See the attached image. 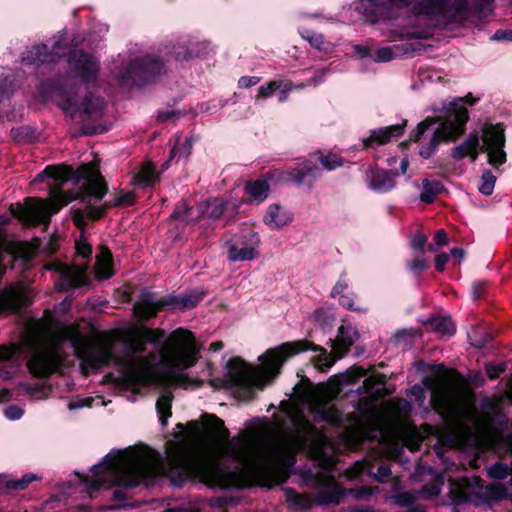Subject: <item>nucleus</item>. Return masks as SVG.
Returning a JSON list of instances; mask_svg holds the SVG:
<instances>
[{"mask_svg":"<svg viewBox=\"0 0 512 512\" xmlns=\"http://www.w3.org/2000/svg\"><path fill=\"white\" fill-rule=\"evenodd\" d=\"M126 450H113L92 468V476H85L82 482L91 492L102 487H119L112 493V499L122 502L126 492L140 485L152 486L164 476L175 488H182L187 482L198 481L209 488L229 489L233 474L219 459L200 451H175L167 457V467L162 462L144 461L125 467Z\"/></svg>","mask_w":512,"mask_h":512,"instance_id":"f257e3e1","label":"nucleus"},{"mask_svg":"<svg viewBox=\"0 0 512 512\" xmlns=\"http://www.w3.org/2000/svg\"><path fill=\"white\" fill-rule=\"evenodd\" d=\"M360 337L361 334L353 323L342 320L335 338L330 339V355L308 341H293L267 349L258 356L256 363H250L240 356L231 357L223 366L224 384H268L275 382L280 376L284 364L291 357L306 350L323 351L325 358L321 365L330 367L335 359L347 355Z\"/></svg>","mask_w":512,"mask_h":512,"instance_id":"f03ea898","label":"nucleus"},{"mask_svg":"<svg viewBox=\"0 0 512 512\" xmlns=\"http://www.w3.org/2000/svg\"><path fill=\"white\" fill-rule=\"evenodd\" d=\"M173 336L176 342L170 346H162L158 353H150L147 357H136L146 351V342L137 331L128 345L133 355L126 365L128 380L142 382V384H150L149 382L187 384L186 370L197 362L193 334L189 331L177 330Z\"/></svg>","mask_w":512,"mask_h":512,"instance_id":"7ed1b4c3","label":"nucleus"},{"mask_svg":"<svg viewBox=\"0 0 512 512\" xmlns=\"http://www.w3.org/2000/svg\"><path fill=\"white\" fill-rule=\"evenodd\" d=\"M344 386H293L289 399H283L279 404L282 417L275 414V420L281 429L290 426L301 435L312 432L315 428L305 417L303 409L308 406L316 422H325L340 427L343 424L342 413L334 406L316 398L315 388H327L333 392H342ZM288 395V393H286Z\"/></svg>","mask_w":512,"mask_h":512,"instance_id":"20e7f679","label":"nucleus"},{"mask_svg":"<svg viewBox=\"0 0 512 512\" xmlns=\"http://www.w3.org/2000/svg\"><path fill=\"white\" fill-rule=\"evenodd\" d=\"M107 190V185L96 167L84 165L79 169L77 191L69 192L63 201V204H68L72 200L80 199L85 204L84 208L73 211V221L79 228H84L86 225L85 218L97 220L102 217L107 207L128 206L134 202L133 193L120 191L103 206H95L92 200H101Z\"/></svg>","mask_w":512,"mask_h":512,"instance_id":"39448f33","label":"nucleus"},{"mask_svg":"<svg viewBox=\"0 0 512 512\" xmlns=\"http://www.w3.org/2000/svg\"><path fill=\"white\" fill-rule=\"evenodd\" d=\"M371 5V13L377 18L390 19L393 9L409 6L414 0H366ZM477 3L468 0H416L412 12L424 16L434 24L461 23L467 19Z\"/></svg>","mask_w":512,"mask_h":512,"instance_id":"423d86ee","label":"nucleus"},{"mask_svg":"<svg viewBox=\"0 0 512 512\" xmlns=\"http://www.w3.org/2000/svg\"><path fill=\"white\" fill-rule=\"evenodd\" d=\"M79 175V171L77 172ZM49 177L59 182L56 187L50 188V196L52 199L51 204L37 198H27L24 205H18L12 213L20 220L28 224H38L40 222L46 225L49 222L51 214L57 213L59 209L64 206L63 201L69 192H76L77 190L62 191V184L66 181L75 178L73 171L66 166H48L41 173H39L32 183H39Z\"/></svg>","mask_w":512,"mask_h":512,"instance_id":"0eeeda50","label":"nucleus"},{"mask_svg":"<svg viewBox=\"0 0 512 512\" xmlns=\"http://www.w3.org/2000/svg\"><path fill=\"white\" fill-rule=\"evenodd\" d=\"M467 120L466 108L453 103L437 127L438 119L427 117L411 133L410 140L419 144L420 156L429 158L441 142L454 141L463 134Z\"/></svg>","mask_w":512,"mask_h":512,"instance_id":"6e6552de","label":"nucleus"},{"mask_svg":"<svg viewBox=\"0 0 512 512\" xmlns=\"http://www.w3.org/2000/svg\"><path fill=\"white\" fill-rule=\"evenodd\" d=\"M483 146L480 147L479 137L476 134L470 135L462 144L451 150V156L455 160H461L470 156L474 162L478 157V149L487 152L490 165L497 167L506 161L504 151L505 134L504 128L500 125H488L483 129Z\"/></svg>","mask_w":512,"mask_h":512,"instance_id":"1a4fd4ad","label":"nucleus"},{"mask_svg":"<svg viewBox=\"0 0 512 512\" xmlns=\"http://www.w3.org/2000/svg\"><path fill=\"white\" fill-rule=\"evenodd\" d=\"M412 369L422 384H481L485 381L481 371L472 370L464 377L443 363L417 360L412 364Z\"/></svg>","mask_w":512,"mask_h":512,"instance_id":"9d476101","label":"nucleus"},{"mask_svg":"<svg viewBox=\"0 0 512 512\" xmlns=\"http://www.w3.org/2000/svg\"><path fill=\"white\" fill-rule=\"evenodd\" d=\"M68 340L86 373L88 369L104 366L112 359L111 346L107 342L96 341L79 333H72Z\"/></svg>","mask_w":512,"mask_h":512,"instance_id":"9b49d317","label":"nucleus"},{"mask_svg":"<svg viewBox=\"0 0 512 512\" xmlns=\"http://www.w3.org/2000/svg\"><path fill=\"white\" fill-rule=\"evenodd\" d=\"M27 342L33 350L27 362L30 372L41 377L55 372L63 358L59 344L54 341L39 342L35 339H29Z\"/></svg>","mask_w":512,"mask_h":512,"instance_id":"f8f14e48","label":"nucleus"},{"mask_svg":"<svg viewBox=\"0 0 512 512\" xmlns=\"http://www.w3.org/2000/svg\"><path fill=\"white\" fill-rule=\"evenodd\" d=\"M164 71V64L156 57L145 56L133 60L122 72L121 80L127 85H143Z\"/></svg>","mask_w":512,"mask_h":512,"instance_id":"ddd939ff","label":"nucleus"},{"mask_svg":"<svg viewBox=\"0 0 512 512\" xmlns=\"http://www.w3.org/2000/svg\"><path fill=\"white\" fill-rule=\"evenodd\" d=\"M296 462L294 452L281 449L277 458L265 465L262 472L271 485H282L289 480Z\"/></svg>","mask_w":512,"mask_h":512,"instance_id":"4468645a","label":"nucleus"},{"mask_svg":"<svg viewBox=\"0 0 512 512\" xmlns=\"http://www.w3.org/2000/svg\"><path fill=\"white\" fill-rule=\"evenodd\" d=\"M478 386H411L407 390V395H415L418 402L425 399V392L430 390V405L440 414L446 413L450 409V399L447 388H464L467 392H474Z\"/></svg>","mask_w":512,"mask_h":512,"instance_id":"2eb2a0df","label":"nucleus"},{"mask_svg":"<svg viewBox=\"0 0 512 512\" xmlns=\"http://www.w3.org/2000/svg\"><path fill=\"white\" fill-rule=\"evenodd\" d=\"M331 490H320L314 496V501L318 506H327L330 504L339 505L346 495H351L355 499L360 500L373 495L374 489L369 486H361L345 489L340 483H328Z\"/></svg>","mask_w":512,"mask_h":512,"instance_id":"dca6fc26","label":"nucleus"},{"mask_svg":"<svg viewBox=\"0 0 512 512\" xmlns=\"http://www.w3.org/2000/svg\"><path fill=\"white\" fill-rule=\"evenodd\" d=\"M258 242V235L251 229L235 236L226 243L228 259L232 262L254 259L258 256Z\"/></svg>","mask_w":512,"mask_h":512,"instance_id":"f3484780","label":"nucleus"},{"mask_svg":"<svg viewBox=\"0 0 512 512\" xmlns=\"http://www.w3.org/2000/svg\"><path fill=\"white\" fill-rule=\"evenodd\" d=\"M55 93L59 98V106L71 115H74L76 112L94 115L98 114L103 108V100L94 96L92 93L87 94L81 103H77L74 98L62 88H57Z\"/></svg>","mask_w":512,"mask_h":512,"instance_id":"a211bd4d","label":"nucleus"},{"mask_svg":"<svg viewBox=\"0 0 512 512\" xmlns=\"http://www.w3.org/2000/svg\"><path fill=\"white\" fill-rule=\"evenodd\" d=\"M204 424L201 426V423L198 420H191L187 422V426L194 433H199L201 428H203V432L206 434V437L214 442L227 441L230 437L229 430L225 427L224 421L217 417L215 414H203Z\"/></svg>","mask_w":512,"mask_h":512,"instance_id":"6ab92c4d","label":"nucleus"},{"mask_svg":"<svg viewBox=\"0 0 512 512\" xmlns=\"http://www.w3.org/2000/svg\"><path fill=\"white\" fill-rule=\"evenodd\" d=\"M385 384L387 379L385 375L378 374L374 371H368L361 367L353 366L346 372L337 375L327 383L319 382L318 384Z\"/></svg>","mask_w":512,"mask_h":512,"instance_id":"aec40b11","label":"nucleus"},{"mask_svg":"<svg viewBox=\"0 0 512 512\" xmlns=\"http://www.w3.org/2000/svg\"><path fill=\"white\" fill-rule=\"evenodd\" d=\"M55 270L61 277V280L56 283L57 288L61 291L81 287L87 283L85 265L70 266L58 263L55 265Z\"/></svg>","mask_w":512,"mask_h":512,"instance_id":"412c9836","label":"nucleus"},{"mask_svg":"<svg viewBox=\"0 0 512 512\" xmlns=\"http://www.w3.org/2000/svg\"><path fill=\"white\" fill-rule=\"evenodd\" d=\"M30 303L23 286L15 284L10 285L0 293V313L5 311H16L20 307Z\"/></svg>","mask_w":512,"mask_h":512,"instance_id":"4be33fe9","label":"nucleus"},{"mask_svg":"<svg viewBox=\"0 0 512 512\" xmlns=\"http://www.w3.org/2000/svg\"><path fill=\"white\" fill-rule=\"evenodd\" d=\"M69 65L76 75L84 81L94 79L99 71L98 62L95 58L82 52H75L69 59Z\"/></svg>","mask_w":512,"mask_h":512,"instance_id":"5701e85b","label":"nucleus"},{"mask_svg":"<svg viewBox=\"0 0 512 512\" xmlns=\"http://www.w3.org/2000/svg\"><path fill=\"white\" fill-rule=\"evenodd\" d=\"M53 386H15L13 389L0 391V403L10 401L14 394H24L33 399H45L52 392Z\"/></svg>","mask_w":512,"mask_h":512,"instance_id":"b1692460","label":"nucleus"},{"mask_svg":"<svg viewBox=\"0 0 512 512\" xmlns=\"http://www.w3.org/2000/svg\"><path fill=\"white\" fill-rule=\"evenodd\" d=\"M406 121L402 124L390 125L387 127L372 130L369 137L363 139L366 148L376 145H383L390 141L392 137L400 136L403 132Z\"/></svg>","mask_w":512,"mask_h":512,"instance_id":"393cba45","label":"nucleus"},{"mask_svg":"<svg viewBox=\"0 0 512 512\" xmlns=\"http://www.w3.org/2000/svg\"><path fill=\"white\" fill-rule=\"evenodd\" d=\"M208 48L206 42L182 41L173 45L171 54L175 60H188L202 55Z\"/></svg>","mask_w":512,"mask_h":512,"instance_id":"a878e982","label":"nucleus"},{"mask_svg":"<svg viewBox=\"0 0 512 512\" xmlns=\"http://www.w3.org/2000/svg\"><path fill=\"white\" fill-rule=\"evenodd\" d=\"M161 391L156 401V411L159 417V421L163 427L167 426L168 419L172 415V402L174 399L173 392L169 389L172 386H161ZM184 389L197 388L198 386H182Z\"/></svg>","mask_w":512,"mask_h":512,"instance_id":"bb28decb","label":"nucleus"},{"mask_svg":"<svg viewBox=\"0 0 512 512\" xmlns=\"http://www.w3.org/2000/svg\"><path fill=\"white\" fill-rule=\"evenodd\" d=\"M168 305V299L154 300L147 295L134 304L135 313L143 318L154 317L158 310Z\"/></svg>","mask_w":512,"mask_h":512,"instance_id":"cd10ccee","label":"nucleus"},{"mask_svg":"<svg viewBox=\"0 0 512 512\" xmlns=\"http://www.w3.org/2000/svg\"><path fill=\"white\" fill-rule=\"evenodd\" d=\"M320 174L317 166L311 161H305L301 168H293L286 171L283 179L287 181H294L297 185L304 183L306 177L311 176L312 178L318 177Z\"/></svg>","mask_w":512,"mask_h":512,"instance_id":"c85d7f7f","label":"nucleus"},{"mask_svg":"<svg viewBox=\"0 0 512 512\" xmlns=\"http://www.w3.org/2000/svg\"><path fill=\"white\" fill-rule=\"evenodd\" d=\"M224 210L225 202L219 198H213L198 205L199 216L196 219H191V221H196L199 218L217 220L222 216Z\"/></svg>","mask_w":512,"mask_h":512,"instance_id":"c756f323","label":"nucleus"},{"mask_svg":"<svg viewBox=\"0 0 512 512\" xmlns=\"http://www.w3.org/2000/svg\"><path fill=\"white\" fill-rule=\"evenodd\" d=\"M224 389L238 402H250L255 399L257 391H263L266 386H213Z\"/></svg>","mask_w":512,"mask_h":512,"instance_id":"7c9ffc66","label":"nucleus"},{"mask_svg":"<svg viewBox=\"0 0 512 512\" xmlns=\"http://www.w3.org/2000/svg\"><path fill=\"white\" fill-rule=\"evenodd\" d=\"M291 220V214L284 211L277 204L270 205L266 215L264 216V222L272 229H279L289 223Z\"/></svg>","mask_w":512,"mask_h":512,"instance_id":"2f4dec72","label":"nucleus"},{"mask_svg":"<svg viewBox=\"0 0 512 512\" xmlns=\"http://www.w3.org/2000/svg\"><path fill=\"white\" fill-rule=\"evenodd\" d=\"M369 186L380 193L390 191L394 186L392 175L385 170L372 171L369 176Z\"/></svg>","mask_w":512,"mask_h":512,"instance_id":"473e14b6","label":"nucleus"},{"mask_svg":"<svg viewBox=\"0 0 512 512\" xmlns=\"http://www.w3.org/2000/svg\"><path fill=\"white\" fill-rule=\"evenodd\" d=\"M22 59L29 64H38L55 61V55L54 53L48 52V48L45 44H40L24 52Z\"/></svg>","mask_w":512,"mask_h":512,"instance_id":"72a5a7b5","label":"nucleus"},{"mask_svg":"<svg viewBox=\"0 0 512 512\" xmlns=\"http://www.w3.org/2000/svg\"><path fill=\"white\" fill-rule=\"evenodd\" d=\"M112 256L111 252L107 248H101L99 254L96 257V276L101 279H107L112 276Z\"/></svg>","mask_w":512,"mask_h":512,"instance_id":"f704fd0d","label":"nucleus"},{"mask_svg":"<svg viewBox=\"0 0 512 512\" xmlns=\"http://www.w3.org/2000/svg\"><path fill=\"white\" fill-rule=\"evenodd\" d=\"M203 292L193 291L183 296H173L168 299V305L179 309L195 307L202 299Z\"/></svg>","mask_w":512,"mask_h":512,"instance_id":"c9c22d12","label":"nucleus"},{"mask_svg":"<svg viewBox=\"0 0 512 512\" xmlns=\"http://www.w3.org/2000/svg\"><path fill=\"white\" fill-rule=\"evenodd\" d=\"M269 185L265 180L247 182L245 185L246 194L254 201L262 202L268 196Z\"/></svg>","mask_w":512,"mask_h":512,"instance_id":"e433bc0d","label":"nucleus"},{"mask_svg":"<svg viewBox=\"0 0 512 512\" xmlns=\"http://www.w3.org/2000/svg\"><path fill=\"white\" fill-rule=\"evenodd\" d=\"M426 325L431 331L438 333L440 336H451L455 332V326L448 317L431 319Z\"/></svg>","mask_w":512,"mask_h":512,"instance_id":"4c0bfd02","label":"nucleus"},{"mask_svg":"<svg viewBox=\"0 0 512 512\" xmlns=\"http://www.w3.org/2000/svg\"><path fill=\"white\" fill-rule=\"evenodd\" d=\"M285 493L287 502L295 505L301 510H310L312 504H316L314 498L311 499L307 494L297 493L293 488H286Z\"/></svg>","mask_w":512,"mask_h":512,"instance_id":"58836bf2","label":"nucleus"},{"mask_svg":"<svg viewBox=\"0 0 512 512\" xmlns=\"http://www.w3.org/2000/svg\"><path fill=\"white\" fill-rule=\"evenodd\" d=\"M313 321L321 328H331L336 320L331 307H320L312 313Z\"/></svg>","mask_w":512,"mask_h":512,"instance_id":"ea45409f","label":"nucleus"},{"mask_svg":"<svg viewBox=\"0 0 512 512\" xmlns=\"http://www.w3.org/2000/svg\"><path fill=\"white\" fill-rule=\"evenodd\" d=\"M420 333L414 329H402L397 331L391 338L394 345L403 349L411 346Z\"/></svg>","mask_w":512,"mask_h":512,"instance_id":"a19ab883","label":"nucleus"},{"mask_svg":"<svg viewBox=\"0 0 512 512\" xmlns=\"http://www.w3.org/2000/svg\"><path fill=\"white\" fill-rule=\"evenodd\" d=\"M406 49L402 45L381 47L376 50L374 60L377 62H389L394 58L403 55Z\"/></svg>","mask_w":512,"mask_h":512,"instance_id":"79ce46f5","label":"nucleus"},{"mask_svg":"<svg viewBox=\"0 0 512 512\" xmlns=\"http://www.w3.org/2000/svg\"><path fill=\"white\" fill-rule=\"evenodd\" d=\"M422 184L423 190L420 194V199L425 203H431L443 190V186L439 181H429L424 179Z\"/></svg>","mask_w":512,"mask_h":512,"instance_id":"37998d69","label":"nucleus"},{"mask_svg":"<svg viewBox=\"0 0 512 512\" xmlns=\"http://www.w3.org/2000/svg\"><path fill=\"white\" fill-rule=\"evenodd\" d=\"M301 36L303 39L307 40L311 46L319 51L328 53L332 49L331 43L326 41L322 34H317L311 31H304L301 33Z\"/></svg>","mask_w":512,"mask_h":512,"instance_id":"c03bdc74","label":"nucleus"},{"mask_svg":"<svg viewBox=\"0 0 512 512\" xmlns=\"http://www.w3.org/2000/svg\"><path fill=\"white\" fill-rule=\"evenodd\" d=\"M470 344L475 348H483L492 339V334L484 328H474L468 334Z\"/></svg>","mask_w":512,"mask_h":512,"instance_id":"a18cd8bd","label":"nucleus"},{"mask_svg":"<svg viewBox=\"0 0 512 512\" xmlns=\"http://www.w3.org/2000/svg\"><path fill=\"white\" fill-rule=\"evenodd\" d=\"M404 442H405V445L411 451H417L420 449V446L422 443V437H421L420 433L418 432L415 425H412L410 429L405 431Z\"/></svg>","mask_w":512,"mask_h":512,"instance_id":"49530a36","label":"nucleus"},{"mask_svg":"<svg viewBox=\"0 0 512 512\" xmlns=\"http://www.w3.org/2000/svg\"><path fill=\"white\" fill-rule=\"evenodd\" d=\"M507 487L503 483H493L486 487L487 498L494 501H501L507 497Z\"/></svg>","mask_w":512,"mask_h":512,"instance_id":"de8ad7c7","label":"nucleus"},{"mask_svg":"<svg viewBox=\"0 0 512 512\" xmlns=\"http://www.w3.org/2000/svg\"><path fill=\"white\" fill-rule=\"evenodd\" d=\"M495 182L496 177L492 174V172L485 170L482 173L481 182L478 189L483 195H491L494 190Z\"/></svg>","mask_w":512,"mask_h":512,"instance_id":"09e8293b","label":"nucleus"},{"mask_svg":"<svg viewBox=\"0 0 512 512\" xmlns=\"http://www.w3.org/2000/svg\"><path fill=\"white\" fill-rule=\"evenodd\" d=\"M355 299H356V294L351 292V293L342 294L339 297L338 301L342 307H344L345 309H347L349 311H354L357 313H366L367 309L362 306H357L355 304Z\"/></svg>","mask_w":512,"mask_h":512,"instance_id":"8fccbe9b","label":"nucleus"},{"mask_svg":"<svg viewBox=\"0 0 512 512\" xmlns=\"http://www.w3.org/2000/svg\"><path fill=\"white\" fill-rule=\"evenodd\" d=\"M507 369L506 362L493 363L489 362L485 364V371L490 381L498 379V377L504 373Z\"/></svg>","mask_w":512,"mask_h":512,"instance_id":"3c124183","label":"nucleus"},{"mask_svg":"<svg viewBox=\"0 0 512 512\" xmlns=\"http://www.w3.org/2000/svg\"><path fill=\"white\" fill-rule=\"evenodd\" d=\"M193 143V139L188 137L181 145L175 146L171 151L170 160L176 155L179 157L188 158L192 152Z\"/></svg>","mask_w":512,"mask_h":512,"instance_id":"603ef678","label":"nucleus"},{"mask_svg":"<svg viewBox=\"0 0 512 512\" xmlns=\"http://www.w3.org/2000/svg\"><path fill=\"white\" fill-rule=\"evenodd\" d=\"M157 178L158 176L150 164L144 165L137 176L138 182L144 185L152 184Z\"/></svg>","mask_w":512,"mask_h":512,"instance_id":"864d4df0","label":"nucleus"},{"mask_svg":"<svg viewBox=\"0 0 512 512\" xmlns=\"http://www.w3.org/2000/svg\"><path fill=\"white\" fill-rule=\"evenodd\" d=\"M139 332L145 342H150L155 345H158L165 335V333L160 329L143 328L140 329Z\"/></svg>","mask_w":512,"mask_h":512,"instance_id":"5fc2aeb1","label":"nucleus"},{"mask_svg":"<svg viewBox=\"0 0 512 512\" xmlns=\"http://www.w3.org/2000/svg\"><path fill=\"white\" fill-rule=\"evenodd\" d=\"M281 86L282 82L278 80L270 81L264 85H261L258 89L256 100L270 97Z\"/></svg>","mask_w":512,"mask_h":512,"instance_id":"6e6d98bb","label":"nucleus"},{"mask_svg":"<svg viewBox=\"0 0 512 512\" xmlns=\"http://www.w3.org/2000/svg\"><path fill=\"white\" fill-rule=\"evenodd\" d=\"M488 475L496 480H503L509 475V468L506 464L497 462L488 469Z\"/></svg>","mask_w":512,"mask_h":512,"instance_id":"4d7b16f0","label":"nucleus"},{"mask_svg":"<svg viewBox=\"0 0 512 512\" xmlns=\"http://www.w3.org/2000/svg\"><path fill=\"white\" fill-rule=\"evenodd\" d=\"M392 410L399 416H409L412 411V405L405 398H397L392 403Z\"/></svg>","mask_w":512,"mask_h":512,"instance_id":"13d9d810","label":"nucleus"},{"mask_svg":"<svg viewBox=\"0 0 512 512\" xmlns=\"http://www.w3.org/2000/svg\"><path fill=\"white\" fill-rule=\"evenodd\" d=\"M319 161L327 170H333L342 165V159L336 154L320 156Z\"/></svg>","mask_w":512,"mask_h":512,"instance_id":"bf43d9fd","label":"nucleus"},{"mask_svg":"<svg viewBox=\"0 0 512 512\" xmlns=\"http://www.w3.org/2000/svg\"><path fill=\"white\" fill-rule=\"evenodd\" d=\"M191 207L188 206V204L183 201L182 203H180L174 210L173 214H172V218L175 219V220H179V221H190V212H191Z\"/></svg>","mask_w":512,"mask_h":512,"instance_id":"052dcab7","label":"nucleus"},{"mask_svg":"<svg viewBox=\"0 0 512 512\" xmlns=\"http://www.w3.org/2000/svg\"><path fill=\"white\" fill-rule=\"evenodd\" d=\"M431 32L428 28H416L412 27L404 30L401 33L402 37L406 38H417V39H426L430 36Z\"/></svg>","mask_w":512,"mask_h":512,"instance_id":"680f3d73","label":"nucleus"},{"mask_svg":"<svg viewBox=\"0 0 512 512\" xmlns=\"http://www.w3.org/2000/svg\"><path fill=\"white\" fill-rule=\"evenodd\" d=\"M301 477L303 478V480L305 481H308V482H314V483H317L321 486H324L326 487L327 489L326 490H331V487L328 485V483H332V482H335L334 480H331V481H326L325 479L319 477L317 474H315L314 472H312L311 470H306V471H303L301 473Z\"/></svg>","mask_w":512,"mask_h":512,"instance_id":"e2e57ef3","label":"nucleus"},{"mask_svg":"<svg viewBox=\"0 0 512 512\" xmlns=\"http://www.w3.org/2000/svg\"><path fill=\"white\" fill-rule=\"evenodd\" d=\"M394 500L398 506L408 509L414 504L415 497L411 492H400L394 496Z\"/></svg>","mask_w":512,"mask_h":512,"instance_id":"0e129e2a","label":"nucleus"},{"mask_svg":"<svg viewBox=\"0 0 512 512\" xmlns=\"http://www.w3.org/2000/svg\"><path fill=\"white\" fill-rule=\"evenodd\" d=\"M13 137L18 141L29 140L33 136V131L28 126H21L12 130Z\"/></svg>","mask_w":512,"mask_h":512,"instance_id":"69168bd1","label":"nucleus"},{"mask_svg":"<svg viewBox=\"0 0 512 512\" xmlns=\"http://www.w3.org/2000/svg\"><path fill=\"white\" fill-rule=\"evenodd\" d=\"M392 471L388 465H380L377 468V473L373 475L374 479L379 483H384L391 476Z\"/></svg>","mask_w":512,"mask_h":512,"instance_id":"338daca9","label":"nucleus"},{"mask_svg":"<svg viewBox=\"0 0 512 512\" xmlns=\"http://www.w3.org/2000/svg\"><path fill=\"white\" fill-rule=\"evenodd\" d=\"M24 411L17 405H9L4 409V415L9 420H18L22 417Z\"/></svg>","mask_w":512,"mask_h":512,"instance_id":"774afa93","label":"nucleus"}]
</instances>
